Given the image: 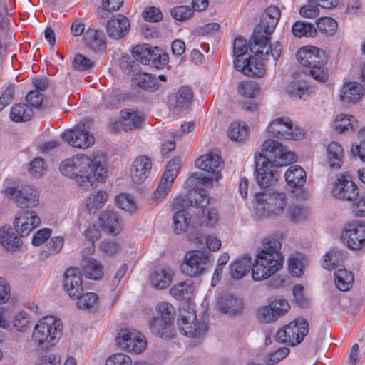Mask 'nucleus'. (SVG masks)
Listing matches in <instances>:
<instances>
[{
  "label": "nucleus",
  "instance_id": "60",
  "mask_svg": "<svg viewBox=\"0 0 365 365\" xmlns=\"http://www.w3.org/2000/svg\"><path fill=\"white\" fill-rule=\"evenodd\" d=\"M152 58L150 65L158 69L164 68L168 63V54L157 47L154 48V53Z\"/></svg>",
  "mask_w": 365,
  "mask_h": 365
},
{
  "label": "nucleus",
  "instance_id": "14",
  "mask_svg": "<svg viewBox=\"0 0 365 365\" xmlns=\"http://www.w3.org/2000/svg\"><path fill=\"white\" fill-rule=\"evenodd\" d=\"M116 343L120 349L137 354L140 353L146 346L144 336L139 331L132 329L120 330Z\"/></svg>",
  "mask_w": 365,
  "mask_h": 365
},
{
  "label": "nucleus",
  "instance_id": "8",
  "mask_svg": "<svg viewBox=\"0 0 365 365\" xmlns=\"http://www.w3.org/2000/svg\"><path fill=\"white\" fill-rule=\"evenodd\" d=\"M195 165L208 174L207 176L201 172H195L192 175V178L197 180L202 185L210 184L213 180L218 181L221 177L223 162L216 153L211 152L201 155L196 160Z\"/></svg>",
  "mask_w": 365,
  "mask_h": 365
},
{
  "label": "nucleus",
  "instance_id": "4",
  "mask_svg": "<svg viewBox=\"0 0 365 365\" xmlns=\"http://www.w3.org/2000/svg\"><path fill=\"white\" fill-rule=\"evenodd\" d=\"M281 243L276 238L267 237L262 242V249L257 253L252 266V279L262 281L274 276L283 267L284 258L279 252Z\"/></svg>",
  "mask_w": 365,
  "mask_h": 365
},
{
  "label": "nucleus",
  "instance_id": "6",
  "mask_svg": "<svg viewBox=\"0 0 365 365\" xmlns=\"http://www.w3.org/2000/svg\"><path fill=\"white\" fill-rule=\"evenodd\" d=\"M62 323L53 317H45L39 320L35 326L32 339L35 345L41 349H46L54 346L60 339Z\"/></svg>",
  "mask_w": 365,
  "mask_h": 365
},
{
  "label": "nucleus",
  "instance_id": "57",
  "mask_svg": "<svg viewBox=\"0 0 365 365\" xmlns=\"http://www.w3.org/2000/svg\"><path fill=\"white\" fill-rule=\"evenodd\" d=\"M193 14L192 9L189 6H177L171 9L170 15L180 21L190 19Z\"/></svg>",
  "mask_w": 365,
  "mask_h": 365
},
{
  "label": "nucleus",
  "instance_id": "12",
  "mask_svg": "<svg viewBox=\"0 0 365 365\" xmlns=\"http://www.w3.org/2000/svg\"><path fill=\"white\" fill-rule=\"evenodd\" d=\"M5 195L14 200L20 208H32L38 204V192L32 185L21 187H7Z\"/></svg>",
  "mask_w": 365,
  "mask_h": 365
},
{
  "label": "nucleus",
  "instance_id": "5",
  "mask_svg": "<svg viewBox=\"0 0 365 365\" xmlns=\"http://www.w3.org/2000/svg\"><path fill=\"white\" fill-rule=\"evenodd\" d=\"M296 56L304 67L305 73L322 83L327 80L328 71L325 67L327 58L324 51L315 46L302 47L299 49Z\"/></svg>",
  "mask_w": 365,
  "mask_h": 365
},
{
  "label": "nucleus",
  "instance_id": "48",
  "mask_svg": "<svg viewBox=\"0 0 365 365\" xmlns=\"http://www.w3.org/2000/svg\"><path fill=\"white\" fill-rule=\"evenodd\" d=\"M106 199L107 194L103 190H98L91 195L86 200V208L88 212L91 213L93 211L101 208Z\"/></svg>",
  "mask_w": 365,
  "mask_h": 365
},
{
  "label": "nucleus",
  "instance_id": "9",
  "mask_svg": "<svg viewBox=\"0 0 365 365\" xmlns=\"http://www.w3.org/2000/svg\"><path fill=\"white\" fill-rule=\"evenodd\" d=\"M210 263V257L207 252L191 250L185 255L180 269L184 274L197 277L206 272Z\"/></svg>",
  "mask_w": 365,
  "mask_h": 365
},
{
  "label": "nucleus",
  "instance_id": "35",
  "mask_svg": "<svg viewBox=\"0 0 365 365\" xmlns=\"http://www.w3.org/2000/svg\"><path fill=\"white\" fill-rule=\"evenodd\" d=\"M252 266V258L245 255L236 260L230 265V275L232 279L238 280L245 277Z\"/></svg>",
  "mask_w": 365,
  "mask_h": 365
},
{
  "label": "nucleus",
  "instance_id": "13",
  "mask_svg": "<svg viewBox=\"0 0 365 365\" xmlns=\"http://www.w3.org/2000/svg\"><path fill=\"white\" fill-rule=\"evenodd\" d=\"M178 326L181 333L189 337L200 336L208 329L205 323L197 321L195 312L190 309L181 311Z\"/></svg>",
  "mask_w": 365,
  "mask_h": 365
},
{
  "label": "nucleus",
  "instance_id": "49",
  "mask_svg": "<svg viewBox=\"0 0 365 365\" xmlns=\"http://www.w3.org/2000/svg\"><path fill=\"white\" fill-rule=\"evenodd\" d=\"M249 49L250 50V41L248 45L245 38L241 36L237 37L233 43V56L235 58L234 61L247 59L245 56L247 55Z\"/></svg>",
  "mask_w": 365,
  "mask_h": 365
},
{
  "label": "nucleus",
  "instance_id": "24",
  "mask_svg": "<svg viewBox=\"0 0 365 365\" xmlns=\"http://www.w3.org/2000/svg\"><path fill=\"white\" fill-rule=\"evenodd\" d=\"M63 287L71 297H78L83 293L82 274L78 268L70 267L66 270Z\"/></svg>",
  "mask_w": 365,
  "mask_h": 365
},
{
  "label": "nucleus",
  "instance_id": "40",
  "mask_svg": "<svg viewBox=\"0 0 365 365\" xmlns=\"http://www.w3.org/2000/svg\"><path fill=\"white\" fill-rule=\"evenodd\" d=\"M120 116L125 131L139 128L143 121V118L140 115L132 110H122Z\"/></svg>",
  "mask_w": 365,
  "mask_h": 365
},
{
  "label": "nucleus",
  "instance_id": "22",
  "mask_svg": "<svg viewBox=\"0 0 365 365\" xmlns=\"http://www.w3.org/2000/svg\"><path fill=\"white\" fill-rule=\"evenodd\" d=\"M98 224L103 231L113 236L120 234L123 228L121 219L113 210H103L98 217Z\"/></svg>",
  "mask_w": 365,
  "mask_h": 365
},
{
  "label": "nucleus",
  "instance_id": "15",
  "mask_svg": "<svg viewBox=\"0 0 365 365\" xmlns=\"http://www.w3.org/2000/svg\"><path fill=\"white\" fill-rule=\"evenodd\" d=\"M267 133L272 137L289 140H299L304 136L302 130L297 126L293 128L289 119L284 120L282 118H277L269 123Z\"/></svg>",
  "mask_w": 365,
  "mask_h": 365
},
{
  "label": "nucleus",
  "instance_id": "46",
  "mask_svg": "<svg viewBox=\"0 0 365 365\" xmlns=\"http://www.w3.org/2000/svg\"><path fill=\"white\" fill-rule=\"evenodd\" d=\"M237 91L245 98H254L259 95L260 87L253 81H245L238 84Z\"/></svg>",
  "mask_w": 365,
  "mask_h": 365
},
{
  "label": "nucleus",
  "instance_id": "62",
  "mask_svg": "<svg viewBox=\"0 0 365 365\" xmlns=\"http://www.w3.org/2000/svg\"><path fill=\"white\" fill-rule=\"evenodd\" d=\"M99 247L105 254L113 255L120 250V245L115 240L106 239L101 242Z\"/></svg>",
  "mask_w": 365,
  "mask_h": 365
},
{
  "label": "nucleus",
  "instance_id": "38",
  "mask_svg": "<svg viewBox=\"0 0 365 365\" xmlns=\"http://www.w3.org/2000/svg\"><path fill=\"white\" fill-rule=\"evenodd\" d=\"M354 282V276L351 272L345 268L337 269L334 272V283L336 287L342 292L348 291Z\"/></svg>",
  "mask_w": 365,
  "mask_h": 365
},
{
  "label": "nucleus",
  "instance_id": "36",
  "mask_svg": "<svg viewBox=\"0 0 365 365\" xmlns=\"http://www.w3.org/2000/svg\"><path fill=\"white\" fill-rule=\"evenodd\" d=\"M133 81L139 88L152 92L157 91L160 86L157 77L147 73H135Z\"/></svg>",
  "mask_w": 365,
  "mask_h": 365
},
{
  "label": "nucleus",
  "instance_id": "2",
  "mask_svg": "<svg viewBox=\"0 0 365 365\" xmlns=\"http://www.w3.org/2000/svg\"><path fill=\"white\" fill-rule=\"evenodd\" d=\"M61 173L75 178L81 186L88 187L95 181H103L107 175L106 155L101 152L93 153L91 157L78 155L61 162Z\"/></svg>",
  "mask_w": 365,
  "mask_h": 365
},
{
  "label": "nucleus",
  "instance_id": "47",
  "mask_svg": "<svg viewBox=\"0 0 365 365\" xmlns=\"http://www.w3.org/2000/svg\"><path fill=\"white\" fill-rule=\"evenodd\" d=\"M154 49L146 45H138L133 48V55L136 61L146 65H150Z\"/></svg>",
  "mask_w": 365,
  "mask_h": 365
},
{
  "label": "nucleus",
  "instance_id": "26",
  "mask_svg": "<svg viewBox=\"0 0 365 365\" xmlns=\"http://www.w3.org/2000/svg\"><path fill=\"white\" fill-rule=\"evenodd\" d=\"M193 98V92L187 86H181L175 96L169 98V103L175 113H180L182 110L187 109L191 105Z\"/></svg>",
  "mask_w": 365,
  "mask_h": 365
},
{
  "label": "nucleus",
  "instance_id": "3",
  "mask_svg": "<svg viewBox=\"0 0 365 365\" xmlns=\"http://www.w3.org/2000/svg\"><path fill=\"white\" fill-rule=\"evenodd\" d=\"M296 160V154L286 150L278 141L272 139L265 140L262 146V153L255 157L257 183L261 187H268L277 179L275 168L285 166Z\"/></svg>",
  "mask_w": 365,
  "mask_h": 365
},
{
  "label": "nucleus",
  "instance_id": "41",
  "mask_svg": "<svg viewBox=\"0 0 365 365\" xmlns=\"http://www.w3.org/2000/svg\"><path fill=\"white\" fill-rule=\"evenodd\" d=\"M149 327L151 332L160 337H170L173 329V324L161 321V319L155 317L149 322Z\"/></svg>",
  "mask_w": 365,
  "mask_h": 365
},
{
  "label": "nucleus",
  "instance_id": "19",
  "mask_svg": "<svg viewBox=\"0 0 365 365\" xmlns=\"http://www.w3.org/2000/svg\"><path fill=\"white\" fill-rule=\"evenodd\" d=\"M210 202L207 191L203 189L190 190L185 197H179L175 199L174 207H185L194 206L205 208Z\"/></svg>",
  "mask_w": 365,
  "mask_h": 365
},
{
  "label": "nucleus",
  "instance_id": "25",
  "mask_svg": "<svg viewBox=\"0 0 365 365\" xmlns=\"http://www.w3.org/2000/svg\"><path fill=\"white\" fill-rule=\"evenodd\" d=\"M284 178L291 188L299 190V197L303 199L306 197V193L302 189L307 180V175L304 169L297 165L290 166L284 174Z\"/></svg>",
  "mask_w": 365,
  "mask_h": 365
},
{
  "label": "nucleus",
  "instance_id": "43",
  "mask_svg": "<svg viewBox=\"0 0 365 365\" xmlns=\"http://www.w3.org/2000/svg\"><path fill=\"white\" fill-rule=\"evenodd\" d=\"M33 111L26 104H16L10 111V118L14 122L27 121L31 118Z\"/></svg>",
  "mask_w": 365,
  "mask_h": 365
},
{
  "label": "nucleus",
  "instance_id": "54",
  "mask_svg": "<svg viewBox=\"0 0 365 365\" xmlns=\"http://www.w3.org/2000/svg\"><path fill=\"white\" fill-rule=\"evenodd\" d=\"M73 298L78 299L76 304L80 309H90L97 303L98 299V295L93 292L83 294L81 293L79 297Z\"/></svg>",
  "mask_w": 365,
  "mask_h": 365
},
{
  "label": "nucleus",
  "instance_id": "30",
  "mask_svg": "<svg viewBox=\"0 0 365 365\" xmlns=\"http://www.w3.org/2000/svg\"><path fill=\"white\" fill-rule=\"evenodd\" d=\"M174 272L170 268H160L155 269L150 277L153 287L162 290L167 289L173 281Z\"/></svg>",
  "mask_w": 365,
  "mask_h": 365
},
{
  "label": "nucleus",
  "instance_id": "44",
  "mask_svg": "<svg viewBox=\"0 0 365 365\" xmlns=\"http://www.w3.org/2000/svg\"><path fill=\"white\" fill-rule=\"evenodd\" d=\"M356 125V118L353 115L346 114L337 115L334 123V129L339 133L352 130Z\"/></svg>",
  "mask_w": 365,
  "mask_h": 365
},
{
  "label": "nucleus",
  "instance_id": "33",
  "mask_svg": "<svg viewBox=\"0 0 365 365\" xmlns=\"http://www.w3.org/2000/svg\"><path fill=\"white\" fill-rule=\"evenodd\" d=\"M327 162L332 169H340L343 165L344 151L341 145L336 142H331L327 148Z\"/></svg>",
  "mask_w": 365,
  "mask_h": 365
},
{
  "label": "nucleus",
  "instance_id": "16",
  "mask_svg": "<svg viewBox=\"0 0 365 365\" xmlns=\"http://www.w3.org/2000/svg\"><path fill=\"white\" fill-rule=\"evenodd\" d=\"M61 137L69 145L82 149L91 147L95 141L93 135L84 128V124L81 123L64 131Z\"/></svg>",
  "mask_w": 365,
  "mask_h": 365
},
{
  "label": "nucleus",
  "instance_id": "39",
  "mask_svg": "<svg viewBox=\"0 0 365 365\" xmlns=\"http://www.w3.org/2000/svg\"><path fill=\"white\" fill-rule=\"evenodd\" d=\"M193 291V282L189 279L173 286L170 293L176 299H187L190 298Z\"/></svg>",
  "mask_w": 365,
  "mask_h": 365
},
{
  "label": "nucleus",
  "instance_id": "18",
  "mask_svg": "<svg viewBox=\"0 0 365 365\" xmlns=\"http://www.w3.org/2000/svg\"><path fill=\"white\" fill-rule=\"evenodd\" d=\"M41 224L40 217L34 210H24L19 212L15 217L14 226L16 231L21 237H26L39 226Z\"/></svg>",
  "mask_w": 365,
  "mask_h": 365
},
{
  "label": "nucleus",
  "instance_id": "7",
  "mask_svg": "<svg viewBox=\"0 0 365 365\" xmlns=\"http://www.w3.org/2000/svg\"><path fill=\"white\" fill-rule=\"evenodd\" d=\"M255 213L259 217L280 215L287 206L284 192L267 190L255 195Z\"/></svg>",
  "mask_w": 365,
  "mask_h": 365
},
{
  "label": "nucleus",
  "instance_id": "29",
  "mask_svg": "<svg viewBox=\"0 0 365 365\" xmlns=\"http://www.w3.org/2000/svg\"><path fill=\"white\" fill-rule=\"evenodd\" d=\"M86 47L93 52H103L106 48L104 34L102 31L94 29H87L83 34Z\"/></svg>",
  "mask_w": 365,
  "mask_h": 365
},
{
  "label": "nucleus",
  "instance_id": "52",
  "mask_svg": "<svg viewBox=\"0 0 365 365\" xmlns=\"http://www.w3.org/2000/svg\"><path fill=\"white\" fill-rule=\"evenodd\" d=\"M317 29L327 36L334 34L337 29V22L332 18H319L317 21Z\"/></svg>",
  "mask_w": 365,
  "mask_h": 365
},
{
  "label": "nucleus",
  "instance_id": "17",
  "mask_svg": "<svg viewBox=\"0 0 365 365\" xmlns=\"http://www.w3.org/2000/svg\"><path fill=\"white\" fill-rule=\"evenodd\" d=\"M347 247L359 250L365 245V225L353 222L347 225L341 235Z\"/></svg>",
  "mask_w": 365,
  "mask_h": 365
},
{
  "label": "nucleus",
  "instance_id": "50",
  "mask_svg": "<svg viewBox=\"0 0 365 365\" xmlns=\"http://www.w3.org/2000/svg\"><path fill=\"white\" fill-rule=\"evenodd\" d=\"M292 31L295 37L301 38L302 36H312L316 33V29L313 24L310 23L298 21L293 24Z\"/></svg>",
  "mask_w": 365,
  "mask_h": 365
},
{
  "label": "nucleus",
  "instance_id": "55",
  "mask_svg": "<svg viewBox=\"0 0 365 365\" xmlns=\"http://www.w3.org/2000/svg\"><path fill=\"white\" fill-rule=\"evenodd\" d=\"M307 91L308 87L305 83L297 81L292 83L289 86L287 93L292 98L302 99L304 98V96L307 94Z\"/></svg>",
  "mask_w": 365,
  "mask_h": 365
},
{
  "label": "nucleus",
  "instance_id": "34",
  "mask_svg": "<svg viewBox=\"0 0 365 365\" xmlns=\"http://www.w3.org/2000/svg\"><path fill=\"white\" fill-rule=\"evenodd\" d=\"M220 309L226 314H235L242 311L243 303L241 299L232 295L220 297L217 301Z\"/></svg>",
  "mask_w": 365,
  "mask_h": 365
},
{
  "label": "nucleus",
  "instance_id": "1",
  "mask_svg": "<svg viewBox=\"0 0 365 365\" xmlns=\"http://www.w3.org/2000/svg\"><path fill=\"white\" fill-rule=\"evenodd\" d=\"M280 16L278 7H267L262 14L260 21L250 38V51L262 61L275 63L281 56L282 44L279 41L272 45L269 43Z\"/></svg>",
  "mask_w": 365,
  "mask_h": 365
},
{
  "label": "nucleus",
  "instance_id": "37",
  "mask_svg": "<svg viewBox=\"0 0 365 365\" xmlns=\"http://www.w3.org/2000/svg\"><path fill=\"white\" fill-rule=\"evenodd\" d=\"M83 272L86 277L93 280L101 279L103 276V265L95 259H84Z\"/></svg>",
  "mask_w": 365,
  "mask_h": 365
},
{
  "label": "nucleus",
  "instance_id": "61",
  "mask_svg": "<svg viewBox=\"0 0 365 365\" xmlns=\"http://www.w3.org/2000/svg\"><path fill=\"white\" fill-rule=\"evenodd\" d=\"M93 63L85 56L78 53L76 54L73 61V67L74 69L83 71L92 68Z\"/></svg>",
  "mask_w": 365,
  "mask_h": 365
},
{
  "label": "nucleus",
  "instance_id": "64",
  "mask_svg": "<svg viewBox=\"0 0 365 365\" xmlns=\"http://www.w3.org/2000/svg\"><path fill=\"white\" fill-rule=\"evenodd\" d=\"M131 358L125 354L118 353L107 359L106 365H131Z\"/></svg>",
  "mask_w": 365,
  "mask_h": 365
},
{
  "label": "nucleus",
  "instance_id": "31",
  "mask_svg": "<svg viewBox=\"0 0 365 365\" xmlns=\"http://www.w3.org/2000/svg\"><path fill=\"white\" fill-rule=\"evenodd\" d=\"M0 243L8 251L15 252L21 246V240L9 225L0 227Z\"/></svg>",
  "mask_w": 365,
  "mask_h": 365
},
{
  "label": "nucleus",
  "instance_id": "28",
  "mask_svg": "<svg viewBox=\"0 0 365 365\" xmlns=\"http://www.w3.org/2000/svg\"><path fill=\"white\" fill-rule=\"evenodd\" d=\"M233 65L236 70L242 72L247 76L259 78L264 73L263 63L257 61L254 57H250L243 61H234Z\"/></svg>",
  "mask_w": 365,
  "mask_h": 365
},
{
  "label": "nucleus",
  "instance_id": "27",
  "mask_svg": "<svg viewBox=\"0 0 365 365\" xmlns=\"http://www.w3.org/2000/svg\"><path fill=\"white\" fill-rule=\"evenodd\" d=\"M152 168L151 160L145 156L137 157L130 169V177L133 182L140 184L145 180Z\"/></svg>",
  "mask_w": 365,
  "mask_h": 365
},
{
  "label": "nucleus",
  "instance_id": "11",
  "mask_svg": "<svg viewBox=\"0 0 365 365\" xmlns=\"http://www.w3.org/2000/svg\"><path fill=\"white\" fill-rule=\"evenodd\" d=\"M180 163V158L177 157L170 160L167 164L158 186L153 194V200L156 203L161 202L168 195L170 188L178 175Z\"/></svg>",
  "mask_w": 365,
  "mask_h": 365
},
{
  "label": "nucleus",
  "instance_id": "42",
  "mask_svg": "<svg viewBox=\"0 0 365 365\" xmlns=\"http://www.w3.org/2000/svg\"><path fill=\"white\" fill-rule=\"evenodd\" d=\"M155 309L157 317L161 319V321L165 322V324L167 323L173 324L175 309L170 303L165 301L160 302L157 304Z\"/></svg>",
  "mask_w": 365,
  "mask_h": 365
},
{
  "label": "nucleus",
  "instance_id": "20",
  "mask_svg": "<svg viewBox=\"0 0 365 365\" xmlns=\"http://www.w3.org/2000/svg\"><path fill=\"white\" fill-rule=\"evenodd\" d=\"M332 192L336 197L346 201H352L359 195L357 186L344 175H340L334 182Z\"/></svg>",
  "mask_w": 365,
  "mask_h": 365
},
{
  "label": "nucleus",
  "instance_id": "21",
  "mask_svg": "<svg viewBox=\"0 0 365 365\" xmlns=\"http://www.w3.org/2000/svg\"><path fill=\"white\" fill-rule=\"evenodd\" d=\"M130 27V21L125 16L115 14L108 21L106 30L110 38L118 40L128 34Z\"/></svg>",
  "mask_w": 365,
  "mask_h": 365
},
{
  "label": "nucleus",
  "instance_id": "32",
  "mask_svg": "<svg viewBox=\"0 0 365 365\" xmlns=\"http://www.w3.org/2000/svg\"><path fill=\"white\" fill-rule=\"evenodd\" d=\"M346 258V252L338 248H332L324 256L323 267L328 270L342 268V263Z\"/></svg>",
  "mask_w": 365,
  "mask_h": 365
},
{
  "label": "nucleus",
  "instance_id": "10",
  "mask_svg": "<svg viewBox=\"0 0 365 365\" xmlns=\"http://www.w3.org/2000/svg\"><path fill=\"white\" fill-rule=\"evenodd\" d=\"M308 331V322L303 318H298L280 329L275 338L277 341L295 346L303 341Z\"/></svg>",
  "mask_w": 365,
  "mask_h": 365
},
{
  "label": "nucleus",
  "instance_id": "53",
  "mask_svg": "<svg viewBox=\"0 0 365 365\" xmlns=\"http://www.w3.org/2000/svg\"><path fill=\"white\" fill-rule=\"evenodd\" d=\"M228 137L234 141H242L247 135V128L234 123L231 124L227 132Z\"/></svg>",
  "mask_w": 365,
  "mask_h": 365
},
{
  "label": "nucleus",
  "instance_id": "58",
  "mask_svg": "<svg viewBox=\"0 0 365 365\" xmlns=\"http://www.w3.org/2000/svg\"><path fill=\"white\" fill-rule=\"evenodd\" d=\"M277 319L269 304L261 307L257 311V319L261 323H270Z\"/></svg>",
  "mask_w": 365,
  "mask_h": 365
},
{
  "label": "nucleus",
  "instance_id": "45",
  "mask_svg": "<svg viewBox=\"0 0 365 365\" xmlns=\"http://www.w3.org/2000/svg\"><path fill=\"white\" fill-rule=\"evenodd\" d=\"M175 208L178 210L173 215V229L175 233L179 234L187 227L190 218L187 217L184 207H175Z\"/></svg>",
  "mask_w": 365,
  "mask_h": 365
},
{
  "label": "nucleus",
  "instance_id": "23",
  "mask_svg": "<svg viewBox=\"0 0 365 365\" xmlns=\"http://www.w3.org/2000/svg\"><path fill=\"white\" fill-rule=\"evenodd\" d=\"M363 85L356 81H348L343 84L339 91V99L346 105L356 104L364 96Z\"/></svg>",
  "mask_w": 365,
  "mask_h": 365
},
{
  "label": "nucleus",
  "instance_id": "59",
  "mask_svg": "<svg viewBox=\"0 0 365 365\" xmlns=\"http://www.w3.org/2000/svg\"><path fill=\"white\" fill-rule=\"evenodd\" d=\"M269 304L277 318L284 315L289 309V303L280 297H276L270 300Z\"/></svg>",
  "mask_w": 365,
  "mask_h": 365
},
{
  "label": "nucleus",
  "instance_id": "63",
  "mask_svg": "<svg viewBox=\"0 0 365 365\" xmlns=\"http://www.w3.org/2000/svg\"><path fill=\"white\" fill-rule=\"evenodd\" d=\"M13 322L19 331H24L29 325L30 317L26 312L21 311L15 315Z\"/></svg>",
  "mask_w": 365,
  "mask_h": 365
},
{
  "label": "nucleus",
  "instance_id": "56",
  "mask_svg": "<svg viewBox=\"0 0 365 365\" xmlns=\"http://www.w3.org/2000/svg\"><path fill=\"white\" fill-rule=\"evenodd\" d=\"M219 220L218 212L215 208H207L202 210L200 223L201 225H206L207 227L215 226Z\"/></svg>",
  "mask_w": 365,
  "mask_h": 365
},
{
  "label": "nucleus",
  "instance_id": "51",
  "mask_svg": "<svg viewBox=\"0 0 365 365\" xmlns=\"http://www.w3.org/2000/svg\"><path fill=\"white\" fill-rule=\"evenodd\" d=\"M116 204L120 209L130 214H133L137 210L135 201L129 194L122 193L117 195Z\"/></svg>",
  "mask_w": 365,
  "mask_h": 365
}]
</instances>
